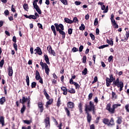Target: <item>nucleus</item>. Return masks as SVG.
<instances>
[{"label":"nucleus","instance_id":"f257e3e1","mask_svg":"<svg viewBox=\"0 0 129 129\" xmlns=\"http://www.w3.org/2000/svg\"><path fill=\"white\" fill-rule=\"evenodd\" d=\"M54 25L51 26V31L53 32L54 36L56 37L57 36L56 32H58L60 35H61L62 38L65 39L66 33L64 31V25L62 24H58V23H54Z\"/></svg>","mask_w":129,"mask_h":129},{"label":"nucleus","instance_id":"f03ea898","mask_svg":"<svg viewBox=\"0 0 129 129\" xmlns=\"http://www.w3.org/2000/svg\"><path fill=\"white\" fill-rule=\"evenodd\" d=\"M85 111L88 112V111H92V114H95L96 112V108L94 103L90 101L89 103V105L86 103L85 105Z\"/></svg>","mask_w":129,"mask_h":129},{"label":"nucleus","instance_id":"7ed1b4c3","mask_svg":"<svg viewBox=\"0 0 129 129\" xmlns=\"http://www.w3.org/2000/svg\"><path fill=\"white\" fill-rule=\"evenodd\" d=\"M118 106H121V104H114L112 105L111 108V104L108 103L106 105V110H108V112H109L110 114H114V113H115V109L117 108Z\"/></svg>","mask_w":129,"mask_h":129},{"label":"nucleus","instance_id":"20e7f679","mask_svg":"<svg viewBox=\"0 0 129 129\" xmlns=\"http://www.w3.org/2000/svg\"><path fill=\"white\" fill-rule=\"evenodd\" d=\"M102 122L104 124L107 125V126H114L115 122H114V118L111 117L110 119L106 118H104L102 119Z\"/></svg>","mask_w":129,"mask_h":129},{"label":"nucleus","instance_id":"39448f33","mask_svg":"<svg viewBox=\"0 0 129 129\" xmlns=\"http://www.w3.org/2000/svg\"><path fill=\"white\" fill-rule=\"evenodd\" d=\"M112 85H113V87L119 88V91H122V88H123V82L122 81H119V78H117L115 81H113Z\"/></svg>","mask_w":129,"mask_h":129},{"label":"nucleus","instance_id":"423d86ee","mask_svg":"<svg viewBox=\"0 0 129 129\" xmlns=\"http://www.w3.org/2000/svg\"><path fill=\"white\" fill-rule=\"evenodd\" d=\"M40 65L42 67V69H44L45 68V71L46 74H47L48 76H49V72H50V69H49V67L48 66V64L46 63L45 62H43L42 61V60L41 62H40Z\"/></svg>","mask_w":129,"mask_h":129},{"label":"nucleus","instance_id":"0eeeda50","mask_svg":"<svg viewBox=\"0 0 129 129\" xmlns=\"http://www.w3.org/2000/svg\"><path fill=\"white\" fill-rule=\"evenodd\" d=\"M110 20L111 25L113 26V28H114V29H118V24L116 23L115 20H114V15L113 14L111 15Z\"/></svg>","mask_w":129,"mask_h":129},{"label":"nucleus","instance_id":"6e6552de","mask_svg":"<svg viewBox=\"0 0 129 129\" xmlns=\"http://www.w3.org/2000/svg\"><path fill=\"white\" fill-rule=\"evenodd\" d=\"M44 123L45 127H50V126H51L49 117H46V118L44 119Z\"/></svg>","mask_w":129,"mask_h":129},{"label":"nucleus","instance_id":"1a4fd4ad","mask_svg":"<svg viewBox=\"0 0 129 129\" xmlns=\"http://www.w3.org/2000/svg\"><path fill=\"white\" fill-rule=\"evenodd\" d=\"M37 106L40 112L42 113V112L44 111V104H43V102H39L37 104Z\"/></svg>","mask_w":129,"mask_h":129},{"label":"nucleus","instance_id":"9d476101","mask_svg":"<svg viewBox=\"0 0 129 129\" xmlns=\"http://www.w3.org/2000/svg\"><path fill=\"white\" fill-rule=\"evenodd\" d=\"M67 108H69L70 109H73L74 107H75V104H74V102L69 101L67 104Z\"/></svg>","mask_w":129,"mask_h":129},{"label":"nucleus","instance_id":"9b49d317","mask_svg":"<svg viewBox=\"0 0 129 129\" xmlns=\"http://www.w3.org/2000/svg\"><path fill=\"white\" fill-rule=\"evenodd\" d=\"M47 49H48L49 53H50L51 55H53V56H56V53H55V51L52 49V46L51 45H49L47 47Z\"/></svg>","mask_w":129,"mask_h":129},{"label":"nucleus","instance_id":"f8f14e48","mask_svg":"<svg viewBox=\"0 0 129 129\" xmlns=\"http://www.w3.org/2000/svg\"><path fill=\"white\" fill-rule=\"evenodd\" d=\"M30 98L29 97L28 98H26L25 96L22 97V99H20V103H22V104H24V103H26L28 100H29V99Z\"/></svg>","mask_w":129,"mask_h":129},{"label":"nucleus","instance_id":"ddd939ff","mask_svg":"<svg viewBox=\"0 0 129 129\" xmlns=\"http://www.w3.org/2000/svg\"><path fill=\"white\" fill-rule=\"evenodd\" d=\"M8 72L9 76H13V74L14 73V71H13V67L9 66L8 68Z\"/></svg>","mask_w":129,"mask_h":129},{"label":"nucleus","instance_id":"4468645a","mask_svg":"<svg viewBox=\"0 0 129 129\" xmlns=\"http://www.w3.org/2000/svg\"><path fill=\"white\" fill-rule=\"evenodd\" d=\"M117 118V119L116 121V123H117V124H121L122 123V116H118Z\"/></svg>","mask_w":129,"mask_h":129},{"label":"nucleus","instance_id":"2eb2a0df","mask_svg":"<svg viewBox=\"0 0 129 129\" xmlns=\"http://www.w3.org/2000/svg\"><path fill=\"white\" fill-rule=\"evenodd\" d=\"M61 89L62 91H63L62 94H63V95H67L68 92V89L67 90V88L65 87H61Z\"/></svg>","mask_w":129,"mask_h":129},{"label":"nucleus","instance_id":"dca6fc26","mask_svg":"<svg viewBox=\"0 0 129 129\" xmlns=\"http://www.w3.org/2000/svg\"><path fill=\"white\" fill-rule=\"evenodd\" d=\"M64 109L65 110V112H66L67 116H68L69 117H71V113H70V111L69 110V108H68V107H64Z\"/></svg>","mask_w":129,"mask_h":129},{"label":"nucleus","instance_id":"f3484780","mask_svg":"<svg viewBox=\"0 0 129 129\" xmlns=\"http://www.w3.org/2000/svg\"><path fill=\"white\" fill-rule=\"evenodd\" d=\"M86 113L87 114V121L88 122H89V123H90V122H91V119H92V116H91V115L89 114V113L86 112Z\"/></svg>","mask_w":129,"mask_h":129},{"label":"nucleus","instance_id":"a211bd4d","mask_svg":"<svg viewBox=\"0 0 129 129\" xmlns=\"http://www.w3.org/2000/svg\"><path fill=\"white\" fill-rule=\"evenodd\" d=\"M37 51L36 52H35L34 54H38V55H42L43 54V52H42V49H41V48L40 47H37Z\"/></svg>","mask_w":129,"mask_h":129},{"label":"nucleus","instance_id":"6ab92c4d","mask_svg":"<svg viewBox=\"0 0 129 129\" xmlns=\"http://www.w3.org/2000/svg\"><path fill=\"white\" fill-rule=\"evenodd\" d=\"M35 79H36V80H40V78H42V77H41V76L40 75V73H39V71H38V70L36 71V73H35Z\"/></svg>","mask_w":129,"mask_h":129},{"label":"nucleus","instance_id":"aec40b11","mask_svg":"<svg viewBox=\"0 0 129 129\" xmlns=\"http://www.w3.org/2000/svg\"><path fill=\"white\" fill-rule=\"evenodd\" d=\"M24 17L26 19H32L33 20H36V17H35V15H30L29 16H28L27 15H24Z\"/></svg>","mask_w":129,"mask_h":129},{"label":"nucleus","instance_id":"412c9836","mask_svg":"<svg viewBox=\"0 0 129 129\" xmlns=\"http://www.w3.org/2000/svg\"><path fill=\"white\" fill-rule=\"evenodd\" d=\"M44 60L48 65H50V60L49 59V56L47 54H44Z\"/></svg>","mask_w":129,"mask_h":129},{"label":"nucleus","instance_id":"4be33fe9","mask_svg":"<svg viewBox=\"0 0 129 129\" xmlns=\"http://www.w3.org/2000/svg\"><path fill=\"white\" fill-rule=\"evenodd\" d=\"M48 101H47L46 103V107H48V105H51L52 103H53V101L54 100L53 98L47 99Z\"/></svg>","mask_w":129,"mask_h":129},{"label":"nucleus","instance_id":"5701e85b","mask_svg":"<svg viewBox=\"0 0 129 129\" xmlns=\"http://www.w3.org/2000/svg\"><path fill=\"white\" fill-rule=\"evenodd\" d=\"M43 94L45 95L46 99H50V96L47 93V90L46 89H44L43 90Z\"/></svg>","mask_w":129,"mask_h":129},{"label":"nucleus","instance_id":"b1692460","mask_svg":"<svg viewBox=\"0 0 129 129\" xmlns=\"http://www.w3.org/2000/svg\"><path fill=\"white\" fill-rule=\"evenodd\" d=\"M64 20V22H66V23H67V24H73V23H74V21L71 20L68 18H65Z\"/></svg>","mask_w":129,"mask_h":129},{"label":"nucleus","instance_id":"393cba45","mask_svg":"<svg viewBox=\"0 0 129 129\" xmlns=\"http://www.w3.org/2000/svg\"><path fill=\"white\" fill-rule=\"evenodd\" d=\"M0 122L2 125V126L5 125V117L3 116H0Z\"/></svg>","mask_w":129,"mask_h":129},{"label":"nucleus","instance_id":"a878e982","mask_svg":"<svg viewBox=\"0 0 129 129\" xmlns=\"http://www.w3.org/2000/svg\"><path fill=\"white\" fill-rule=\"evenodd\" d=\"M106 42L107 44H109V45H110V46H112L113 45V40L112 38H110V40H108V39H107Z\"/></svg>","mask_w":129,"mask_h":129},{"label":"nucleus","instance_id":"bb28decb","mask_svg":"<svg viewBox=\"0 0 129 129\" xmlns=\"http://www.w3.org/2000/svg\"><path fill=\"white\" fill-rule=\"evenodd\" d=\"M112 99H113V100L117 99V96L116 94L114 92H112Z\"/></svg>","mask_w":129,"mask_h":129},{"label":"nucleus","instance_id":"cd10ccee","mask_svg":"<svg viewBox=\"0 0 129 129\" xmlns=\"http://www.w3.org/2000/svg\"><path fill=\"white\" fill-rule=\"evenodd\" d=\"M5 102H6V97H3L2 98H1L0 99V104L3 105V104H4V103H5Z\"/></svg>","mask_w":129,"mask_h":129},{"label":"nucleus","instance_id":"c85d7f7f","mask_svg":"<svg viewBox=\"0 0 129 129\" xmlns=\"http://www.w3.org/2000/svg\"><path fill=\"white\" fill-rule=\"evenodd\" d=\"M82 103H80L78 105L79 109V112L80 113H82L83 112V111L82 110Z\"/></svg>","mask_w":129,"mask_h":129},{"label":"nucleus","instance_id":"c756f323","mask_svg":"<svg viewBox=\"0 0 129 129\" xmlns=\"http://www.w3.org/2000/svg\"><path fill=\"white\" fill-rule=\"evenodd\" d=\"M26 78L27 85V86H30V78L29 77V76L27 75Z\"/></svg>","mask_w":129,"mask_h":129},{"label":"nucleus","instance_id":"7c9ffc66","mask_svg":"<svg viewBox=\"0 0 129 129\" xmlns=\"http://www.w3.org/2000/svg\"><path fill=\"white\" fill-rule=\"evenodd\" d=\"M68 92H69L71 94H74L76 92L75 89L71 88V90L68 89Z\"/></svg>","mask_w":129,"mask_h":129},{"label":"nucleus","instance_id":"2f4dec72","mask_svg":"<svg viewBox=\"0 0 129 129\" xmlns=\"http://www.w3.org/2000/svg\"><path fill=\"white\" fill-rule=\"evenodd\" d=\"M62 4H63L64 6H68V1L67 0H59Z\"/></svg>","mask_w":129,"mask_h":129},{"label":"nucleus","instance_id":"473e14b6","mask_svg":"<svg viewBox=\"0 0 129 129\" xmlns=\"http://www.w3.org/2000/svg\"><path fill=\"white\" fill-rule=\"evenodd\" d=\"M34 9L36 10V12H37V13L39 14V15H41V14H42V11H41V9H40V8H39V6L36 7Z\"/></svg>","mask_w":129,"mask_h":129},{"label":"nucleus","instance_id":"72a5a7b5","mask_svg":"<svg viewBox=\"0 0 129 129\" xmlns=\"http://www.w3.org/2000/svg\"><path fill=\"white\" fill-rule=\"evenodd\" d=\"M81 31H84L85 30V26L83 24H81V26L79 27Z\"/></svg>","mask_w":129,"mask_h":129},{"label":"nucleus","instance_id":"f704fd0d","mask_svg":"<svg viewBox=\"0 0 129 129\" xmlns=\"http://www.w3.org/2000/svg\"><path fill=\"white\" fill-rule=\"evenodd\" d=\"M56 105L57 107H59L60 105H61V100H60V98H58L57 99V102L56 103Z\"/></svg>","mask_w":129,"mask_h":129},{"label":"nucleus","instance_id":"c9c22d12","mask_svg":"<svg viewBox=\"0 0 129 129\" xmlns=\"http://www.w3.org/2000/svg\"><path fill=\"white\" fill-rule=\"evenodd\" d=\"M25 110H26V105H23V107L21 108V113H24V112H25Z\"/></svg>","mask_w":129,"mask_h":129},{"label":"nucleus","instance_id":"e433bc0d","mask_svg":"<svg viewBox=\"0 0 129 129\" xmlns=\"http://www.w3.org/2000/svg\"><path fill=\"white\" fill-rule=\"evenodd\" d=\"M37 86V83L33 82L31 83V88H35Z\"/></svg>","mask_w":129,"mask_h":129},{"label":"nucleus","instance_id":"4c0bfd02","mask_svg":"<svg viewBox=\"0 0 129 129\" xmlns=\"http://www.w3.org/2000/svg\"><path fill=\"white\" fill-rule=\"evenodd\" d=\"M29 6L28 5V4H24L23 5V9H24V10L25 11H27V10H29Z\"/></svg>","mask_w":129,"mask_h":129},{"label":"nucleus","instance_id":"58836bf2","mask_svg":"<svg viewBox=\"0 0 129 129\" xmlns=\"http://www.w3.org/2000/svg\"><path fill=\"white\" fill-rule=\"evenodd\" d=\"M106 81H107L108 82L111 83V82L113 83V81H114L113 79H109V78H106Z\"/></svg>","mask_w":129,"mask_h":129},{"label":"nucleus","instance_id":"ea45409f","mask_svg":"<svg viewBox=\"0 0 129 129\" xmlns=\"http://www.w3.org/2000/svg\"><path fill=\"white\" fill-rule=\"evenodd\" d=\"M94 25L95 26H96L97 25H98V19H97V18L95 19Z\"/></svg>","mask_w":129,"mask_h":129},{"label":"nucleus","instance_id":"a19ab883","mask_svg":"<svg viewBox=\"0 0 129 129\" xmlns=\"http://www.w3.org/2000/svg\"><path fill=\"white\" fill-rule=\"evenodd\" d=\"M90 36L91 38V39L92 40V41H94L95 40V36H94V35L92 33H90Z\"/></svg>","mask_w":129,"mask_h":129},{"label":"nucleus","instance_id":"79ce46f5","mask_svg":"<svg viewBox=\"0 0 129 129\" xmlns=\"http://www.w3.org/2000/svg\"><path fill=\"white\" fill-rule=\"evenodd\" d=\"M72 52H73V53H75V52H78L79 50L78 48L74 47L72 49Z\"/></svg>","mask_w":129,"mask_h":129},{"label":"nucleus","instance_id":"37998d69","mask_svg":"<svg viewBox=\"0 0 129 129\" xmlns=\"http://www.w3.org/2000/svg\"><path fill=\"white\" fill-rule=\"evenodd\" d=\"M69 35H72L73 29L72 28H69L68 30Z\"/></svg>","mask_w":129,"mask_h":129},{"label":"nucleus","instance_id":"c03bdc74","mask_svg":"<svg viewBox=\"0 0 129 129\" xmlns=\"http://www.w3.org/2000/svg\"><path fill=\"white\" fill-rule=\"evenodd\" d=\"M13 47L14 49H15V51H18V45L16 42L13 43Z\"/></svg>","mask_w":129,"mask_h":129},{"label":"nucleus","instance_id":"a18cd8bd","mask_svg":"<svg viewBox=\"0 0 129 129\" xmlns=\"http://www.w3.org/2000/svg\"><path fill=\"white\" fill-rule=\"evenodd\" d=\"M86 60H87V57H86V55L83 56V63H86Z\"/></svg>","mask_w":129,"mask_h":129},{"label":"nucleus","instance_id":"49530a36","mask_svg":"<svg viewBox=\"0 0 129 129\" xmlns=\"http://www.w3.org/2000/svg\"><path fill=\"white\" fill-rule=\"evenodd\" d=\"M113 60V56L110 55L108 58V62H111Z\"/></svg>","mask_w":129,"mask_h":129},{"label":"nucleus","instance_id":"de8ad7c7","mask_svg":"<svg viewBox=\"0 0 129 129\" xmlns=\"http://www.w3.org/2000/svg\"><path fill=\"white\" fill-rule=\"evenodd\" d=\"M83 75H86L87 74V69L85 68V69L82 71Z\"/></svg>","mask_w":129,"mask_h":129},{"label":"nucleus","instance_id":"09e8293b","mask_svg":"<svg viewBox=\"0 0 129 129\" xmlns=\"http://www.w3.org/2000/svg\"><path fill=\"white\" fill-rule=\"evenodd\" d=\"M23 122L24 123H26V124H31V121L29 120H23Z\"/></svg>","mask_w":129,"mask_h":129},{"label":"nucleus","instance_id":"8fccbe9b","mask_svg":"<svg viewBox=\"0 0 129 129\" xmlns=\"http://www.w3.org/2000/svg\"><path fill=\"white\" fill-rule=\"evenodd\" d=\"M4 64H5V60L2 59L0 61V67H3V66H4Z\"/></svg>","mask_w":129,"mask_h":129},{"label":"nucleus","instance_id":"3c124183","mask_svg":"<svg viewBox=\"0 0 129 129\" xmlns=\"http://www.w3.org/2000/svg\"><path fill=\"white\" fill-rule=\"evenodd\" d=\"M97 77H95L93 81L92 82V84H94V83H96L97 82Z\"/></svg>","mask_w":129,"mask_h":129},{"label":"nucleus","instance_id":"603ef678","mask_svg":"<svg viewBox=\"0 0 129 129\" xmlns=\"http://www.w3.org/2000/svg\"><path fill=\"white\" fill-rule=\"evenodd\" d=\"M92 96H93V94H92V93L89 94V96H88L89 100H91V99H92Z\"/></svg>","mask_w":129,"mask_h":129},{"label":"nucleus","instance_id":"864d4df0","mask_svg":"<svg viewBox=\"0 0 129 129\" xmlns=\"http://www.w3.org/2000/svg\"><path fill=\"white\" fill-rule=\"evenodd\" d=\"M108 12V6H107L105 9V10L103 12V14H106Z\"/></svg>","mask_w":129,"mask_h":129},{"label":"nucleus","instance_id":"5fc2aeb1","mask_svg":"<svg viewBox=\"0 0 129 129\" xmlns=\"http://www.w3.org/2000/svg\"><path fill=\"white\" fill-rule=\"evenodd\" d=\"M37 27H38L39 29H41V30H43V25H42V24L38 23Z\"/></svg>","mask_w":129,"mask_h":129},{"label":"nucleus","instance_id":"6e6d98bb","mask_svg":"<svg viewBox=\"0 0 129 129\" xmlns=\"http://www.w3.org/2000/svg\"><path fill=\"white\" fill-rule=\"evenodd\" d=\"M4 14L5 16H9V15H10V12H9L8 10H6L4 12Z\"/></svg>","mask_w":129,"mask_h":129},{"label":"nucleus","instance_id":"4d7b16f0","mask_svg":"<svg viewBox=\"0 0 129 129\" xmlns=\"http://www.w3.org/2000/svg\"><path fill=\"white\" fill-rule=\"evenodd\" d=\"M33 6L34 9L37 8V7H39V6H38L37 5V2H35V1H33Z\"/></svg>","mask_w":129,"mask_h":129},{"label":"nucleus","instance_id":"13d9d810","mask_svg":"<svg viewBox=\"0 0 129 129\" xmlns=\"http://www.w3.org/2000/svg\"><path fill=\"white\" fill-rule=\"evenodd\" d=\"M81 4H82L81 2L76 1L75 2V5H76V6H80Z\"/></svg>","mask_w":129,"mask_h":129},{"label":"nucleus","instance_id":"bf43d9fd","mask_svg":"<svg viewBox=\"0 0 129 129\" xmlns=\"http://www.w3.org/2000/svg\"><path fill=\"white\" fill-rule=\"evenodd\" d=\"M84 48V47L83 46V45H80L79 47V52H82V51H83Z\"/></svg>","mask_w":129,"mask_h":129},{"label":"nucleus","instance_id":"052dcab7","mask_svg":"<svg viewBox=\"0 0 129 129\" xmlns=\"http://www.w3.org/2000/svg\"><path fill=\"white\" fill-rule=\"evenodd\" d=\"M7 88H8V86H5L4 87V91H5V94H6V95H7Z\"/></svg>","mask_w":129,"mask_h":129},{"label":"nucleus","instance_id":"680f3d73","mask_svg":"<svg viewBox=\"0 0 129 129\" xmlns=\"http://www.w3.org/2000/svg\"><path fill=\"white\" fill-rule=\"evenodd\" d=\"M11 11H12V12H13V13L16 12V9H15V8H14V5H12V7H11Z\"/></svg>","mask_w":129,"mask_h":129},{"label":"nucleus","instance_id":"e2e57ef3","mask_svg":"<svg viewBox=\"0 0 129 129\" xmlns=\"http://www.w3.org/2000/svg\"><path fill=\"white\" fill-rule=\"evenodd\" d=\"M90 129H95V125L94 124L90 125Z\"/></svg>","mask_w":129,"mask_h":129},{"label":"nucleus","instance_id":"0e129e2a","mask_svg":"<svg viewBox=\"0 0 129 129\" xmlns=\"http://www.w3.org/2000/svg\"><path fill=\"white\" fill-rule=\"evenodd\" d=\"M109 78L110 79H112L114 81L115 80V78H113V75L112 74L109 75Z\"/></svg>","mask_w":129,"mask_h":129},{"label":"nucleus","instance_id":"69168bd1","mask_svg":"<svg viewBox=\"0 0 129 129\" xmlns=\"http://www.w3.org/2000/svg\"><path fill=\"white\" fill-rule=\"evenodd\" d=\"M73 21H74V22L76 23V22H78V18H77V17H75L74 18Z\"/></svg>","mask_w":129,"mask_h":129},{"label":"nucleus","instance_id":"338daca9","mask_svg":"<svg viewBox=\"0 0 129 129\" xmlns=\"http://www.w3.org/2000/svg\"><path fill=\"white\" fill-rule=\"evenodd\" d=\"M13 42H14V43H17V38H16V36H13V39H12Z\"/></svg>","mask_w":129,"mask_h":129},{"label":"nucleus","instance_id":"774afa93","mask_svg":"<svg viewBox=\"0 0 129 129\" xmlns=\"http://www.w3.org/2000/svg\"><path fill=\"white\" fill-rule=\"evenodd\" d=\"M22 129H31V126H28V127L22 126Z\"/></svg>","mask_w":129,"mask_h":129}]
</instances>
